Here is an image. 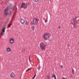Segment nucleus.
<instances>
[{"label":"nucleus","mask_w":79,"mask_h":79,"mask_svg":"<svg viewBox=\"0 0 79 79\" xmlns=\"http://www.w3.org/2000/svg\"><path fill=\"white\" fill-rule=\"evenodd\" d=\"M27 3L26 4L25 2H23L21 6V8H23L24 9H26L27 6Z\"/></svg>","instance_id":"obj_5"},{"label":"nucleus","mask_w":79,"mask_h":79,"mask_svg":"<svg viewBox=\"0 0 79 79\" xmlns=\"http://www.w3.org/2000/svg\"><path fill=\"white\" fill-rule=\"evenodd\" d=\"M40 47L41 50H45L46 48V45L43 42H41L40 44Z\"/></svg>","instance_id":"obj_4"},{"label":"nucleus","mask_w":79,"mask_h":79,"mask_svg":"<svg viewBox=\"0 0 79 79\" xmlns=\"http://www.w3.org/2000/svg\"><path fill=\"white\" fill-rule=\"evenodd\" d=\"M73 19H74L75 20H76V19H77V18H76V17H75V18H73Z\"/></svg>","instance_id":"obj_25"},{"label":"nucleus","mask_w":79,"mask_h":79,"mask_svg":"<svg viewBox=\"0 0 79 79\" xmlns=\"http://www.w3.org/2000/svg\"><path fill=\"white\" fill-rule=\"evenodd\" d=\"M72 77H73V76H72Z\"/></svg>","instance_id":"obj_34"},{"label":"nucleus","mask_w":79,"mask_h":79,"mask_svg":"<svg viewBox=\"0 0 79 79\" xmlns=\"http://www.w3.org/2000/svg\"><path fill=\"white\" fill-rule=\"evenodd\" d=\"M10 41L11 44H13L15 41L14 40V39L11 38L10 39Z\"/></svg>","instance_id":"obj_9"},{"label":"nucleus","mask_w":79,"mask_h":79,"mask_svg":"<svg viewBox=\"0 0 79 79\" xmlns=\"http://www.w3.org/2000/svg\"><path fill=\"white\" fill-rule=\"evenodd\" d=\"M47 19L45 20V23H46L48 21V20H47Z\"/></svg>","instance_id":"obj_26"},{"label":"nucleus","mask_w":79,"mask_h":79,"mask_svg":"<svg viewBox=\"0 0 79 79\" xmlns=\"http://www.w3.org/2000/svg\"><path fill=\"white\" fill-rule=\"evenodd\" d=\"M12 10H13V11H15V6H13Z\"/></svg>","instance_id":"obj_18"},{"label":"nucleus","mask_w":79,"mask_h":79,"mask_svg":"<svg viewBox=\"0 0 79 79\" xmlns=\"http://www.w3.org/2000/svg\"><path fill=\"white\" fill-rule=\"evenodd\" d=\"M39 20L38 19L36 18H35L33 19V20L31 22V24H37L38 23V22Z\"/></svg>","instance_id":"obj_3"},{"label":"nucleus","mask_w":79,"mask_h":79,"mask_svg":"<svg viewBox=\"0 0 79 79\" xmlns=\"http://www.w3.org/2000/svg\"><path fill=\"white\" fill-rule=\"evenodd\" d=\"M52 77H54L55 79H56V75L55 74H53L52 76Z\"/></svg>","instance_id":"obj_16"},{"label":"nucleus","mask_w":79,"mask_h":79,"mask_svg":"<svg viewBox=\"0 0 79 79\" xmlns=\"http://www.w3.org/2000/svg\"><path fill=\"white\" fill-rule=\"evenodd\" d=\"M35 76H36V74H35L34 76L32 78V79H34L35 77Z\"/></svg>","instance_id":"obj_24"},{"label":"nucleus","mask_w":79,"mask_h":79,"mask_svg":"<svg viewBox=\"0 0 79 79\" xmlns=\"http://www.w3.org/2000/svg\"><path fill=\"white\" fill-rule=\"evenodd\" d=\"M67 47H68H68H70V44H68Z\"/></svg>","instance_id":"obj_27"},{"label":"nucleus","mask_w":79,"mask_h":79,"mask_svg":"<svg viewBox=\"0 0 79 79\" xmlns=\"http://www.w3.org/2000/svg\"><path fill=\"white\" fill-rule=\"evenodd\" d=\"M25 52V49H23V52Z\"/></svg>","instance_id":"obj_31"},{"label":"nucleus","mask_w":79,"mask_h":79,"mask_svg":"<svg viewBox=\"0 0 79 79\" xmlns=\"http://www.w3.org/2000/svg\"><path fill=\"white\" fill-rule=\"evenodd\" d=\"M74 69L73 68L72 69V73H73L74 74Z\"/></svg>","instance_id":"obj_17"},{"label":"nucleus","mask_w":79,"mask_h":79,"mask_svg":"<svg viewBox=\"0 0 79 79\" xmlns=\"http://www.w3.org/2000/svg\"><path fill=\"white\" fill-rule=\"evenodd\" d=\"M46 79H50V74L48 73L46 76Z\"/></svg>","instance_id":"obj_11"},{"label":"nucleus","mask_w":79,"mask_h":79,"mask_svg":"<svg viewBox=\"0 0 79 79\" xmlns=\"http://www.w3.org/2000/svg\"><path fill=\"white\" fill-rule=\"evenodd\" d=\"M25 22V20H24L23 19H21L20 20V23H21V24H24Z\"/></svg>","instance_id":"obj_12"},{"label":"nucleus","mask_w":79,"mask_h":79,"mask_svg":"<svg viewBox=\"0 0 79 79\" xmlns=\"http://www.w3.org/2000/svg\"><path fill=\"white\" fill-rule=\"evenodd\" d=\"M25 24L26 25H28V22L27 21H26Z\"/></svg>","instance_id":"obj_23"},{"label":"nucleus","mask_w":79,"mask_h":79,"mask_svg":"<svg viewBox=\"0 0 79 79\" xmlns=\"http://www.w3.org/2000/svg\"><path fill=\"white\" fill-rule=\"evenodd\" d=\"M11 25H12V23L10 22V23L8 25L7 27H11Z\"/></svg>","instance_id":"obj_15"},{"label":"nucleus","mask_w":79,"mask_h":79,"mask_svg":"<svg viewBox=\"0 0 79 79\" xmlns=\"http://www.w3.org/2000/svg\"><path fill=\"white\" fill-rule=\"evenodd\" d=\"M28 59L30 62H31V56H29Z\"/></svg>","instance_id":"obj_20"},{"label":"nucleus","mask_w":79,"mask_h":79,"mask_svg":"<svg viewBox=\"0 0 79 79\" xmlns=\"http://www.w3.org/2000/svg\"><path fill=\"white\" fill-rule=\"evenodd\" d=\"M8 11H9V10L8 9H6L5 10H4V13L6 16H7L8 15L9 16H10L11 14V12H10L8 13Z\"/></svg>","instance_id":"obj_2"},{"label":"nucleus","mask_w":79,"mask_h":79,"mask_svg":"<svg viewBox=\"0 0 79 79\" xmlns=\"http://www.w3.org/2000/svg\"><path fill=\"white\" fill-rule=\"evenodd\" d=\"M61 28V26H59L58 27V28L59 29H60Z\"/></svg>","instance_id":"obj_30"},{"label":"nucleus","mask_w":79,"mask_h":79,"mask_svg":"<svg viewBox=\"0 0 79 79\" xmlns=\"http://www.w3.org/2000/svg\"><path fill=\"white\" fill-rule=\"evenodd\" d=\"M33 1L35 2H39V0H33Z\"/></svg>","instance_id":"obj_22"},{"label":"nucleus","mask_w":79,"mask_h":79,"mask_svg":"<svg viewBox=\"0 0 79 79\" xmlns=\"http://www.w3.org/2000/svg\"><path fill=\"white\" fill-rule=\"evenodd\" d=\"M76 18H79V17L78 16H76Z\"/></svg>","instance_id":"obj_33"},{"label":"nucleus","mask_w":79,"mask_h":79,"mask_svg":"<svg viewBox=\"0 0 79 79\" xmlns=\"http://www.w3.org/2000/svg\"><path fill=\"white\" fill-rule=\"evenodd\" d=\"M71 21L72 24H75V23H76V20H75L73 18L71 19Z\"/></svg>","instance_id":"obj_7"},{"label":"nucleus","mask_w":79,"mask_h":79,"mask_svg":"<svg viewBox=\"0 0 79 79\" xmlns=\"http://www.w3.org/2000/svg\"><path fill=\"white\" fill-rule=\"evenodd\" d=\"M15 14H16V12L14 13V16H15Z\"/></svg>","instance_id":"obj_32"},{"label":"nucleus","mask_w":79,"mask_h":79,"mask_svg":"<svg viewBox=\"0 0 79 79\" xmlns=\"http://www.w3.org/2000/svg\"><path fill=\"white\" fill-rule=\"evenodd\" d=\"M6 50L7 52H10L11 51V48H10V47H8L7 48Z\"/></svg>","instance_id":"obj_14"},{"label":"nucleus","mask_w":79,"mask_h":79,"mask_svg":"<svg viewBox=\"0 0 79 79\" xmlns=\"http://www.w3.org/2000/svg\"><path fill=\"white\" fill-rule=\"evenodd\" d=\"M6 9H8V10H12V8H11V6H8L7 7V8Z\"/></svg>","instance_id":"obj_13"},{"label":"nucleus","mask_w":79,"mask_h":79,"mask_svg":"<svg viewBox=\"0 0 79 79\" xmlns=\"http://www.w3.org/2000/svg\"><path fill=\"white\" fill-rule=\"evenodd\" d=\"M50 37V34L48 33H46L44 34L43 37L45 40H47L48 39H49V38Z\"/></svg>","instance_id":"obj_1"},{"label":"nucleus","mask_w":79,"mask_h":79,"mask_svg":"<svg viewBox=\"0 0 79 79\" xmlns=\"http://www.w3.org/2000/svg\"><path fill=\"white\" fill-rule=\"evenodd\" d=\"M5 27H4L2 29V31L1 32V34L2 35H3L5 34Z\"/></svg>","instance_id":"obj_6"},{"label":"nucleus","mask_w":79,"mask_h":79,"mask_svg":"<svg viewBox=\"0 0 79 79\" xmlns=\"http://www.w3.org/2000/svg\"><path fill=\"white\" fill-rule=\"evenodd\" d=\"M32 69V68H30L28 69L26 71V72H27V71H30V70H31Z\"/></svg>","instance_id":"obj_19"},{"label":"nucleus","mask_w":79,"mask_h":79,"mask_svg":"<svg viewBox=\"0 0 79 79\" xmlns=\"http://www.w3.org/2000/svg\"><path fill=\"white\" fill-rule=\"evenodd\" d=\"M31 29L33 30H34V26L31 27Z\"/></svg>","instance_id":"obj_21"},{"label":"nucleus","mask_w":79,"mask_h":79,"mask_svg":"<svg viewBox=\"0 0 79 79\" xmlns=\"http://www.w3.org/2000/svg\"><path fill=\"white\" fill-rule=\"evenodd\" d=\"M60 67H61V68H63V66L61 65Z\"/></svg>","instance_id":"obj_28"},{"label":"nucleus","mask_w":79,"mask_h":79,"mask_svg":"<svg viewBox=\"0 0 79 79\" xmlns=\"http://www.w3.org/2000/svg\"><path fill=\"white\" fill-rule=\"evenodd\" d=\"M10 76L11 78H14L15 77V74L14 73H10Z\"/></svg>","instance_id":"obj_8"},{"label":"nucleus","mask_w":79,"mask_h":79,"mask_svg":"<svg viewBox=\"0 0 79 79\" xmlns=\"http://www.w3.org/2000/svg\"><path fill=\"white\" fill-rule=\"evenodd\" d=\"M73 25L75 29H77V28L78 27L76 23H74L73 24Z\"/></svg>","instance_id":"obj_10"},{"label":"nucleus","mask_w":79,"mask_h":79,"mask_svg":"<svg viewBox=\"0 0 79 79\" xmlns=\"http://www.w3.org/2000/svg\"><path fill=\"white\" fill-rule=\"evenodd\" d=\"M62 79H66V78H64V77H62Z\"/></svg>","instance_id":"obj_29"}]
</instances>
